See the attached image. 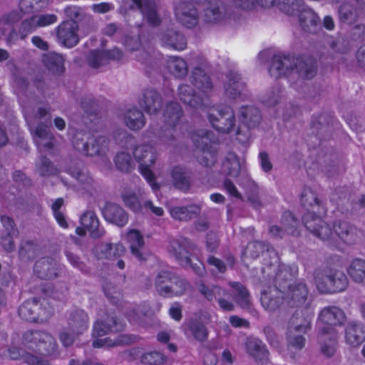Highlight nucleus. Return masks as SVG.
Here are the masks:
<instances>
[{"label": "nucleus", "mask_w": 365, "mask_h": 365, "mask_svg": "<svg viewBox=\"0 0 365 365\" xmlns=\"http://www.w3.org/2000/svg\"><path fill=\"white\" fill-rule=\"evenodd\" d=\"M26 120L34 135V140L39 150H48L53 147L54 136L49 130L47 123H51L50 110L46 108H38L32 112L29 106L24 108Z\"/></svg>", "instance_id": "f257e3e1"}, {"label": "nucleus", "mask_w": 365, "mask_h": 365, "mask_svg": "<svg viewBox=\"0 0 365 365\" xmlns=\"http://www.w3.org/2000/svg\"><path fill=\"white\" fill-rule=\"evenodd\" d=\"M183 115L181 106L176 102L168 103L163 110L164 125L158 128L156 123H152L150 130L152 133L166 145H173L175 140V127L179 123Z\"/></svg>", "instance_id": "f03ea898"}, {"label": "nucleus", "mask_w": 365, "mask_h": 365, "mask_svg": "<svg viewBox=\"0 0 365 365\" xmlns=\"http://www.w3.org/2000/svg\"><path fill=\"white\" fill-rule=\"evenodd\" d=\"M22 343L25 347L44 359L57 357L58 345L55 338L48 333L39 330H28L23 334Z\"/></svg>", "instance_id": "7ed1b4c3"}, {"label": "nucleus", "mask_w": 365, "mask_h": 365, "mask_svg": "<svg viewBox=\"0 0 365 365\" xmlns=\"http://www.w3.org/2000/svg\"><path fill=\"white\" fill-rule=\"evenodd\" d=\"M313 312L307 309L304 312L297 310L292 317L287 333V341L289 346L297 349H302L306 344L304 335L312 327Z\"/></svg>", "instance_id": "20e7f679"}, {"label": "nucleus", "mask_w": 365, "mask_h": 365, "mask_svg": "<svg viewBox=\"0 0 365 365\" xmlns=\"http://www.w3.org/2000/svg\"><path fill=\"white\" fill-rule=\"evenodd\" d=\"M49 298H28L19 307L21 319L29 322L42 323L47 321L54 313V308Z\"/></svg>", "instance_id": "39448f33"}, {"label": "nucleus", "mask_w": 365, "mask_h": 365, "mask_svg": "<svg viewBox=\"0 0 365 365\" xmlns=\"http://www.w3.org/2000/svg\"><path fill=\"white\" fill-rule=\"evenodd\" d=\"M76 150L89 156L103 155L108 150L109 139L104 135H92L85 131H77L72 140Z\"/></svg>", "instance_id": "423d86ee"}, {"label": "nucleus", "mask_w": 365, "mask_h": 365, "mask_svg": "<svg viewBox=\"0 0 365 365\" xmlns=\"http://www.w3.org/2000/svg\"><path fill=\"white\" fill-rule=\"evenodd\" d=\"M133 157L139 163L140 171L153 190H158L160 185L155 182V175L150 170L157 160L155 148L150 144H140L133 149Z\"/></svg>", "instance_id": "0eeeda50"}, {"label": "nucleus", "mask_w": 365, "mask_h": 365, "mask_svg": "<svg viewBox=\"0 0 365 365\" xmlns=\"http://www.w3.org/2000/svg\"><path fill=\"white\" fill-rule=\"evenodd\" d=\"M126 324L120 319L116 313L106 312L104 319H97L93 324V336L97 339L93 341L92 345L94 348H101L105 346V341L103 339H98L108 334L119 333L124 331Z\"/></svg>", "instance_id": "6e6552de"}, {"label": "nucleus", "mask_w": 365, "mask_h": 365, "mask_svg": "<svg viewBox=\"0 0 365 365\" xmlns=\"http://www.w3.org/2000/svg\"><path fill=\"white\" fill-rule=\"evenodd\" d=\"M316 284L322 294H336L346 289L348 279L342 271L331 269L324 276L317 277Z\"/></svg>", "instance_id": "1a4fd4ad"}, {"label": "nucleus", "mask_w": 365, "mask_h": 365, "mask_svg": "<svg viewBox=\"0 0 365 365\" xmlns=\"http://www.w3.org/2000/svg\"><path fill=\"white\" fill-rule=\"evenodd\" d=\"M294 66L302 78L310 79L316 74V67L312 63H306L301 58L275 56V69L279 71V75L288 74Z\"/></svg>", "instance_id": "9d476101"}, {"label": "nucleus", "mask_w": 365, "mask_h": 365, "mask_svg": "<svg viewBox=\"0 0 365 365\" xmlns=\"http://www.w3.org/2000/svg\"><path fill=\"white\" fill-rule=\"evenodd\" d=\"M207 117L212 127L219 132L227 133L235 128V113L230 106H212L208 110Z\"/></svg>", "instance_id": "9b49d317"}, {"label": "nucleus", "mask_w": 365, "mask_h": 365, "mask_svg": "<svg viewBox=\"0 0 365 365\" xmlns=\"http://www.w3.org/2000/svg\"><path fill=\"white\" fill-rule=\"evenodd\" d=\"M346 320L344 312L336 307L324 308L319 314L317 326L321 331V339L324 333H337L334 328L342 325Z\"/></svg>", "instance_id": "f8f14e48"}, {"label": "nucleus", "mask_w": 365, "mask_h": 365, "mask_svg": "<svg viewBox=\"0 0 365 365\" xmlns=\"http://www.w3.org/2000/svg\"><path fill=\"white\" fill-rule=\"evenodd\" d=\"M168 252L182 266L191 264V257L197 255V247L185 237L173 239L170 241Z\"/></svg>", "instance_id": "ddd939ff"}, {"label": "nucleus", "mask_w": 365, "mask_h": 365, "mask_svg": "<svg viewBox=\"0 0 365 365\" xmlns=\"http://www.w3.org/2000/svg\"><path fill=\"white\" fill-rule=\"evenodd\" d=\"M174 10L177 21L182 26L192 29L198 24L199 11L191 1L180 0L175 3Z\"/></svg>", "instance_id": "4468645a"}, {"label": "nucleus", "mask_w": 365, "mask_h": 365, "mask_svg": "<svg viewBox=\"0 0 365 365\" xmlns=\"http://www.w3.org/2000/svg\"><path fill=\"white\" fill-rule=\"evenodd\" d=\"M34 274L40 279L51 280L57 278L61 272L60 264L51 257L38 259L34 267Z\"/></svg>", "instance_id": "2eb2a0df"}, {"label": "nucleus", "mask_w": 365, "mask_h": 365, "mask_svg": "<svg viewBox=\"0 0 365 365\" xmlns=\"http://www.w3.org/2000/svg\"><path fill=\"white\" fill-rule=\"evenodd\" d=\"M78 26L76 21H64L56 28L57 38L63 46L71 48L78 41Z\"/></svg>", "instance_id": "dca6fc26"}, {"label": "nucleus", "mask_w": 365, "mask_h": 365, "mask_svg": "<svg viewBox=\"0 0 365 365\" xmlns=\"http://www.w3.org/2000/svg\"><path fill=\"white\" fill-rule=\"evenodd\" d=\"M300 201L305 211L302 218L309 215L310 219L316 215H324L326 212L324 207L319 201L316 193L310 188L304 189Z\"/></svg>", "instance_id": "f3484780"}, {"label": "nucleus", "mask_w": 365, "mask_h": 365, "mask_svg": "<svg viewBox=\"0 0 365 365\" xmlns=\"http://www.w3.org/2000/svg\"><path fill=\"white\" fill-rule=\"evenodd\" d=\"M322 215H316L309 219V216L305 215L303 217L304 226L316 237L325 240L331 238L334 239V233L329 226L322 220Z\"/></svg>", "instance_id": "a211bd4d"}, {"label": "nucleus", "mask_w": 365, "mask_h": 365, "mask_svg": "<svg viewBox=\"0 0 365 365\" xmlns=\"http://www.w3.org/2000/svg\"><path fill=\"white\" fill-rule=\"evenodd\" d=\"M227 81L225 84V95L231 99H245L248 97L246 93V86L241 80L240 76L230 71L227 76Z\"/></svg>", "instance_id": "6ab92c4d"}, {"label": "nucleus", "mask_w": 365, "mask_h": 365, "mask_svg": "<svg viewBox=\"0 0 365 365\" xmlns=\"http://www.w3.org/2000/svg\"><path fill=\"white\" fill-rule=\"evenodd\" d=\"M67 329L74 334H82L89 327L88 314L81 309H74L69 312L67 319Z\"/></svg>", "instance_id": "aec40b11"}, {"label": "nucleus", "mask_w": 365, "mask_h": 365, "mask_svg": "<svg viewBox=\"0 0 365 365\" xmlns=\"http://www.w3.org/2000/svg\"><path fill=\"white\" fill-rule=\"evenodd\" d=\"M245 349L248 355L258 363L263 364L268 359L269 351L266 345L257 337L253 336L247 337Z\"/></svg>", "instance_id": "412c9836"}, {"label": "nucleus", "mask_w": 365, "mask_h": 365, "mask_svg": "<svg viewBox=\"0 0 365 365\" xmlns=\"http://www.w3.org/2000/svg\"><path fill=\"white\" fill-rule=\"evenodd\" d=\"M139 105L148 114L157 113L163 106L161 95L155 90L145 89L139 99Z\"/></svg>", "instance_id": "4be33fe9"}, {"label": "nucleus", "mask_w": 365, "mask_h": 365, "mask_svg": "<svg viewBox=\"0 0 365 365\" xmlns=\"http://www.w3.org/2000/svg\"><path fill=\"white\" fill-rule=\"evenodd\" d=\"M122 56L123 53L118 48L110 51L93 50L89 52L87 61L91 67L98 68L106 64L110 59L119 60Z\"/></svg>", "instance_id": "5701e85b"}, {"label": "nucleus", "mask_w": 365, "mask_h": 365, "mask_svg": "<svg viewBox=\"0 0 365 365\" xmlns=\"http://www.w3.org/2000/svg\"><path fill=\"white\" fill-rule=\"evenodd\" d=\"M344 339L351 347L359 346L365 341V327L359 322H349L345 329Z\"/></svg>", "instance_id": "b1692460"}, {"label": "nucleus", "mask_w": 365, "mask_h": 365, "mask_svg": "<svg viewBox=\"0 0 365 365\" xmlns=\"http://www.w3.org/2000/svg\"><path fill=\"white\" fill-rule=\"evenodd\" d=\"M103 213L106 221L118 227L125 226L128 221V213L117 204L108 203Z\"/></svg>", "instance_id": "393cba45"}, {"label": "nucleus", "mask_w": 365, "mask_h": 365, "mask_svg": "<svg viewBox=\"0 0 365 365\" xmlns=\"http://www.w3.org/2000/svg\"><path fill=\"white\" fill-rule=\"evenodd\" d=\"M8 354L11 359L20 360L28 365H51L48 359L36 356L19 347L9 348Z\"/></svg>", "instance_id": "a878e982"}, {"label": "nucleus", "mask_w": 365, "mask_h": 365, "mask_svg": "<svg viewBox=\"0 0 365 365\" xmlns=\"http://www.w3.org/2000/svg\"><path fill=\"white\" fill-rule=\"evenodd\" d=\"M208 136L202 137L201 143L197 145L196 157L198 162L205 166L212 165L216 159V149L212 145L208 143Z\"/></svg>", "instance_id": "bb28decb"}, {"label": "nucleus", "mask_w": 365, "mask_h": 365, "mask_svg": "<svg viewBox=\"0 0 365 365\" xmlns=\"http://www.w3.org/2000/svg\"><path fill=\"white\" fill-rule=\"evenodd\" d=\"M81 222L93 238H100L106 233L105 230L100 227L99 220L93 211L85 212L81 217Z\"/></svg>", "instance_id": "cd10ccee"}, {"label": "nucleus", "mask_w": 365, "mask_h": 365, "mask_svg": "<svg viewBox=\"0 0 365 365\" xmlns=\"http://www.w3.org/2000/svg\"><path fill=\"white\" fill-rule=\"evenodd\" d=\"M238 116L241 122L249 128H256L262 120L261 112L255 106H242Z\"/></svg>", "instance_id": "c85d7f7f"}, {"label": "nucleus", "mask_w": 365, "mask_h": 365, "mask_svg": "<svg viewBox=\"0 0 365 365\" xmlns=\"http://www.w3.org/2000/svg\"><path fill=\"white\" fill-rule=\"evenodd\" d=\"M126 240L129 244L131 253L140 261L144 260L143 249L145 242L143 236L137 230H130L126 235Z\"/></svg>", "instance_id": "c756f323"}, {"label": "nucleus", "mask_w": 365, "mask_h": 365, "mask_svg": "<svg viewBox=\"0 0 365 365\" xmlns=\"http://www.w3.org/2000/svg\"><path fill=\"white\" fill-rule=\"evenodd\" d=\"M124 252L125 247L121 244L101 243L94 249V253L99 259H113Z\"/></svg>", "instance_id": "7c9ffc66"}, {"label": "nucleus", "mask_w": 365, "mask_h": 365, "mask_svg": "<svg viewBox=\"0 0 365 365\" xmlns=\"http://www.w3.org/2000/svg\"><path fill=\"white\" fill-rule=\"evenodd\" d=\"M180 99L190 107L198 108L204 103V96L197 95L187 84H182L178 88Z\"/></svg>", "instance_id": "2f4dec72"}, {"label": "nucleus", "mask_w": 365, "mask_h": 365, "mask_svg": "<svg viewBox=\"0 0 365 365\" xmlns=\"http://www.w3.org/2000/svg\"><path fill=\"white\" fill-rule=\"evenodd\" d=\"M225 16V8L222 4L214 2L205 9L203 20L205 23L215 24L222 21Z\"/></svg>", "instance_id": "473e14b6"}, {"label": "nucleus", "mask_w": 365, "mask_h": 365, "mask_svg": "<svg viewBox=\"0 0 365 365\" xmlns=\"http://www.w3.org/2000/svg\"><path fill=\"white\" fill-rule=\"evenodd\" d=\"M333 230L334 235L346 244H352L356 240V229L346 222H336Z\"/></svg>", "instance_id": "72a5a7b5"}, {"label": "nucleus", "mask_w": 365, "mask_h": 365, "mask_svg": "<svg viewBox=\"0 0 365 365\" xmlns=\"http://www.w3.org/2000/svg\"><path fill=\"white\" fill-rule=\"evenodd\" d=\"M141 11L143 16L151 25L156 26L160 23V19L156 11V5L152 0H132Z\"/></svg>", "instance_id": "f704fd0d"}, {"label": "nucleus", "mask_w": 365, "mask_h": 365, "mask_svg": "<svg viewBox=\"0 0 365 365\" xmlns=\"http://www.w3.org/2000/svg\"><path fill=\"white\" fill-rule=\"evenodd\" d=\"M201 207L198 205L188 206L173 207L170 209V214L173 218L180 221H188L200 214Z\"/></svg>", "instance_id": "c9c22d12"}, {"label": "nucleus", "mask_w": 365, "mask_h": 365, "mask_svg": "<svg viewBox=\"0 0 365 365\" xmlns=\"http://www.w3.org/2000/svg\"><path fill=\"white\" fill-rule=\"evenodd\" d=\"M161 41L167 46L178 51L185 49L187 44L185 36L173 29L164 32Z\"/></svg>", "instance_id": "e433bc0d"}, {"label": "nucleus", "mask_w": 365, "mask_h": 365, "mask_svg": "<svg viewBox=\"0 0 365 365\" xmlns=\"http://www.w3.org/2000/svg\"><path fill=\"white\" fill-rule=\"evenodd\" d=\"M123 120L125 125L133 130H140L145 124L143 113L136 108L129 109L124 114Z\"/></svg>", "instance_id": "4c0bfd02"}, {"label": "nucleus", "mask_w": 365, "mask_h": 365, "mask_svg": "<svg viewBox=\"0 0 365 365\" xmlns=\"http://www.w3.org/2000/svg\"><path fill=\"white\" fill-rule=\"evenodd\" d=\"M173 185L181 190H187L191 185V177L185 168L176 166L171 171Z\"/></svg>", "instance_id": "58836bf2"}, {"label": "nucleus", "mask_w": 365, "mask_h": 365, "mask_svg": "<svg viewBox=\"0 0 365 365\" xmlns=\"http://www.w3.org/2000/svg\"><path fill=\"white\" fill-rule=\"evenodd\" d=\"M186 327L196 341L202 343L207 340L209 331L200 319H190L186 323Z\"/></svg>", "instance_id": "ea45409f"}, {"label": "nucleus", "mask_w": 365, "mask_h": 365, "mask_svg": "<svg viewBox=\"0 0 365 365\" xmlns=\"http://www.w3.org/2000/svg\"><path fill=\"white\" fill-rule=\"evenodd\" d=\"M173 274L167 271L159 272L155 279V289L160 295H170L173 282Z\"/></svg>", "instance_id": "a19ab883"}, {"label": "nucleus", "mask_w": 365, "mask_h": 365, "mask_svg": "<svg viewBox=\"0 0 365 365\" xmlns=\"http://www.w3.org/2000/svg\"><path fill=\"white\" fill-rule=\"evenodd\" d=\"M192 84L203 94H205L211 91L212 84L210 81L209 76L200 68H195L191 77Z\"/></svg>", "instance_id": "79ce46f5"}, {"label": "nucleus", "mask_w": 365, "mask_h": 365, "mask_svg": "<svg viewBox=\"0 0 365 365\" xmlns=\"http://www.w3.org/2000/svg\"><path fill=\"white\" fill-rule=\"evenodd\" d=\"M321 331L318 333V341L321 345L322 353L328 356H332L336 351L337 333H324L321 339Z\"/></svg>", "instance_id": "37998d69"}, {"label": "nucleus", "mask_w": 365, "mask_h": 365, "mask_svg": "<svg viewBox=\"0 0 365 365\" xmlns=\"http://www.w3.org/2000/svg\"><path fill=\"white\" fill-rule=\"evenodd\" d=\"M121 199L124 205L134 212H143V205L140 202L134 191L129 189H125L121 192Z\"/></svg>", "instance_id": "c03bdc74"}, {"label": "nucleus", "mask_w": 365, "mask_h": 365, "mask_svg": "<svg viewBox=\"0 0 365 365\" xmlns=\"http://www.w3.org/2000/svg\"><path fill=\"white\" fill-rule=\"evenodd\" d=\"M63 56L55 53L46 55L43 58V62L46 68L55 74H61L63 73Z\"/></svg>", "instance_id": "a18cd8bd"}, {"label": "nucleus", "mask_w": 365, "mask_h": 365, "mask_svg": "<svg viewBox=\"0 0 365 365\" xmlns=\"http://www.w3.org/2000/svg\"><path fill=\"white\" fill-rule=\"evenodd\" d=\"M168 68L170 72L177 78H182L187 73L186 62L179 57L170 56L168 60Z\"/></svg>", "instance_id": "49530a36"}, {"label": "nucleus", "mask_w": 365, "mask_h": 365, "mask_svg": "<svg viewBox=\"0 0 365 365\" xmlns=\"http://www.w3.org/2000/svg\"><path fill=\"white\" fill-rule=\"evenodd\" d=\"M116 168L123 173H129L134 168V163L130 155L125 151L117 153L114 158Z\"/></svg>", "instance_id": "de8ad7c7"}, {"label": "nucleus", "mask_w": 365, "mask_h": 365, "mask_svg": "<svg viewBox=\"0 0 365 365\" xmlns=\"http://www.w3.org/2000/svg\"><path fill=\"white\" fill-rule=\"evenodd\" d=\"M58 21L56 15L53 14H46L36 15L32 16L29 21L24 22L23 26H27L31 25V26L36 27H44L55 24Z\"/></svg>", "instance_id": "09e8293b"}, {"label": "nucleus", "mask_w": 365, "mask_h": 365, "mask_svg": "<svg viewBox=\"0 0 365 365\" xmlns=\"http://www.w3.org/2000/svg\"><path fill=\"white\" fill-rule=\"evenodd\" d=\"M347 271L354 281L362 282L365 278V261L359 259L354 260Z\"/></svg>", "instance_id": "8fccbe9b"}, {"label": "nucleus", "mask_w": 365, "mask_h": 365, "mask_svg": "<svg viewBox=\"0 0 365 365\" xmlns=\"http://www.w3.org/2000/svg\"><path fill=\"white\" fill-rule=\"evenodd\" d=\"M223 168L227 175L233 178L239 176L241 167L240 161L236 155L233 153H230L227 155L223 163Z\"/></svg>", "instance_id": "3c124183"}, {"label": "nucleus", "mask_w": 365, "mask_h": 365, "mask_svg": "<svg viewBox=\"0 0 365 365\" xmlns=\"http://www.w3.org/2000/svg\"><path fill=\"white\" fill-rule=\"evenodd\" d=\"M173 282L170 295L180 296L189 294L192 289L190 283L185 279L173 274Z\"/></svg>", "instance_id": "603ef678"}, {"label": "nucleus", "mask_w": 365, "mask_h": 365, "mask_svg": "<svg viewBox=\"0 0 365 365\" xmlns=\"http://www.w3.org/2000/svg\"><path fill=\"white\" fill-rule=\"evenodd\" d=\"M282 225L289 235L296 236L299 234V224L290 212H285L283 214Z\"/></svg>", "instance_id": "864d4df0"}, {"label": "nucleus", "mask_w": 365, "mask_h": 365, "mask_svg": "<svg viewBox=\"0 0 365 365\" xmlns=\"http://www.w3.org/2000/svg\"><path fill=\"white\" fill-rule=\"evenodd\" d=\"M167 356L156 351L146 352L140 356V362L145 365H163Z\"/></svg>", "instance_id": "5fc2aeb1"}, {"label": "nucleus", "mask_w": 365, "mask_h": 365, "mask_svg": "<svg viewBox=\"0 0 365 365\" xmlns=\"http://www.w3.org/2000/svg\"><path fill=\"white\" fill-rule=\"evenodd\" d=\"M299 18L303 26L310 31L311 26H316L319 21L317 15L310 9L306 8L299 14Z\"/></svg>", "instance_id": "6e6d98bb"}, {"label": "nucleus", "mask_w": 365, "mask_h": 365, "mask_svg": "<svg viewBox=\"0 0 365 365\" xmlns=\"http://www.w3.org/2000/svg\"><path fill=\"white\" fill-rule=\"evenodd\" d=\"M36 166L38 173L42 176H48L58 173L56 168L45 157L40 158Z\"/></svg>", "instance_id": "4d7b16f0"}, {"label": "nucleus", "mask_w": 365, "mask_h": 365, "mask_svg": "<svg viewBox=\"0 0 365 365\" xmlns=\"http://www.w3.org/2000/svg\"><path fill=\"white\" fill-rule=\"evenodd\" d=\"M37 251V245L33 241H25L21 245L19 255L22 258L31 259L35 257Z\"/></svg>", "instance_id": "13d9d810"}, {"label": "nucleus", "mask_w": 365, "mask_h": 365, "mask_svg": "<svg viewBox=\"0 0 365 365\" xmlns=\"http://www.w3.org/2000/svg\"><path fill=\"white\" fill-rule=\"evenodd\" d=\"M267 250V246L263 242L255 241L247 245L245 253L247 256L255 259Z\"/></svg>", "instance_id": "bf43d9fd"}, {"label": "nucleus", "mask_w": 365, "mask_h": 365, "mask_svg": "<svg viewBox=\"0 0 365 365\" xmlns=\"http://www.w3.org/2000/svg\"><path fill=\"white\" fill-rule=\"evenodd\" d=\"M63 205V199L60 197L56 199L51 205V209L53 212V215L59 224V225L63 228L68 227L67 222L64 217L63 214L60 211L61 207Z\"/></svg>", "instance_id": "052dcab7"}, {"label": "nucleus", "mask_w": 365, "mask_h": 365, "mask_svg": "<svg viewBox=\"0 0 365 365\" xmlns=\"http://www.w3.org/2000/svg\"><path fill=\"white\" fill-rule=\"evenodd\" d=\"M1 222L4 227L1 234H6L8 235H17L18 230L13 219L10 217L2 215L1 217Z\"/></svg>", "instance_id": "680f3d73"}, {"label": "nucleus", "mask_w": 365, "mask_h": 365, "mask_svg": "<svg viewBox=\"0 0 365 365\" xmlns=\"http://www.w3.org/2000/svg\"><path fill=\"white\" fill-rule=\"evenodd\" d=\"M197 289L200 294L205 297L225 294L224 290L217 286H212L210 287L203 283H200L197 284Z\"/></svg>", "instance_id": "e2e57ef3"}, {"label": "nucleus", "mask_w": 365, "mask_h": 365, "mask_svg": "<svg viewBox=\"0 0 365 365\" xmlns=\"http://www.w3.org/2000/svg\"><path fill=\"white\" fill-rule=\"evenodd\" d=\"M73 176L80 182L83 188L91 185L93 182V178L87 173L83 171H74Z\"/></svg>", "instance_id": "0e129e2a"}, {"label": "nucleus", "mask_w": 365, "mask_h": 365, "mask_svg": "<svg viewBox=\"0 0 365 365\" xmlns=\"http://www.w3.org/2000/svg\"><path fill=\"white\" fill-rule=\"evenodd\" d=\"M66 256L69 261V262L76 268L80 269L82 272H86L87 267L86 264L81 261L79 257L74 255L73 253L66 251Z\"/></svg>", "instance_id": "69168bd1"}, {"label": "nucleus", "mask_w": 365, "mask_h": 365, "mask_svg": "<svg viewBox=\"0 0 365 365\" xmlns=\"http://www.w3.org/2000/svg\"><path fill=\"white\" fill-rule=\"evenodd\" d=\"M142 349L140 347H133L123 352V357L128 362H133L140 358Z\"/></svg>", "instance_id": "338daca9"}, {"label": "nucleus", "mask_w": 365, "mask_h": 365, "mask_svg": "<svg viewBox=\"0 0 365 365\" xmlns=\"http://www.w3.org/2000/svg\"><path fill=\"white\" fill-rule=\"evenodd\" d=\"M138 336L134 334H120L115 339V345H130L138 341Z\"/></svg>", "instance_id": "774afa93"}]
</instances>
